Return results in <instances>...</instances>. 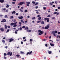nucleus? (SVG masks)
Returning a JSON list of instances; mask_svg holds the SVG:
<instances>
[{
	"label": "nucleus",
	"instance_id": "8fccbe9b",
	"mask_svg": "<svg viewBox=\"0 0 60 60\" xmlns=\"http://www.w3.org/2000/svg\"><path fill=\"white\" fill-rule=\"evenodd\" d=\"M56 6H55V5H52V7H55Z\"/></svg>",
	"mask_w": 60,
	"mask_h": 60
},
{
	"label": "nucleus",
	"instance_id": "bb28decb",
	"mask_svg": "<svg viewBox=\"0 0 60 60\" xmlns=\"http://www.w3.org/2000/svg\"><path fill=\"white\" fill-rule=\"evenodd\" d=\"M20 53L21 54H23L24 53V52L22 51H21Z\"/></svg>",
	"mask_w": 60,
	"mask_h": 60
},
{
	"label": "nucleus",
	"instance_id": "6e6552de",
	"mask_svg": "<svg viewBox=\"0 0 60 60\" xmlns=\"http://www.w3.org/2000/svg\"><path fill=\"white\" fill-rule=\"evenodd\" d=\"M15 23H16L13 26V27H16L17 26V22H16Z\"/></svg>",
	"mask_w": 60,
	"mask_h": 60
},
{
	"label": "nucleus",
	"instance_id": "6e6d98bb",
	"mask_svg": "<svg viewBox=\"0 0 60 60\" xmlns=\"http://www.w3.org/2000/svg\"><path fill=\"white\" fill-rule=\"evenodd\" d=\"M35 11H37V12H38V11H39V10H35Z\"/></svg>",
	"mask_w": 60,
	"mask_h": 60
},
{
	"label": "nucleus",
	"instance_id": "864d4df0",
	"mask_svg": "<svg viewBox=\"0 0 60 60\" xmlns=\"http://www.w3.org/2000/svg\"><path fill=\"white\" fill-rule=\"evenodd\" d=\"M56 18L55 17H53L52 18V19H55Z\"/></svg>",
	"mask_w": 60,
	"mask_h": 60
},
{
	"label": "nucleus",
	"instance_id": "3c124183",
	"mask_svg": "<svg viewBox=\"0 0 60 60\" xmlns=\"http://www.w3.org/2000/svg\"><path fill=\"white\" fill-rule=\"evenodd\" d=\"M53 35L54 36H56V34L55 33L53 34Z\"/></svg>",
	"mask_w": 60,
	"mask_h": 60
},
{
	"label": "nucleus",
	"instance_id": "6ab92c4d",
	"mask_svg": "<svg viewBox=\"0 0 60 60\" xmlns=\"http://www.w3.org/2000/svg\"><path fill=\"white\" fill-rule=\"evenodd\" d=\"M52 33L53 34H54L55 33V31H52Z\"/></svg>",
	"mask_w": 60,
	"mask_h": 60
},
{
	"label": "nucleus",
	"instance_id": "dca6fc26",
	"mask_svg": "<svg viewBox=\"0 0 60 60\" xmlns=\"http://www.w3.org/2000/svg\"><path fill=\"white\" fill-rule=\"evenodd\" d=\"M1 22H6V20L4 21V20H2V21H1Z\"/></svg>",
	"mask_w": 60,
	"mask_h": 60
},
{
	"label": "nucleus",
	"instance_id": "bf43d9fd",
	"mask_svg": "<svg viewBox=\"0 0 60 60\" xmlns=\"http://www.w3.org/2000/svg\"><path fill=\"white\" fill-rule=\"evenodd\" d=\"M19 15V14L18 13H16V15L17 16H18V15Z\"/></svg>",
	"mask_w": 60,
	"mask_h": 60
},
{
	"label": "nucleus",
	"instance_id": "49530a36",
	"mask_svg": "<svg viewBox=\"0 0 60 60\" xmlns=\"http://www.w3.org/2000/svg\"><path fill=\"white\" fill-rule=\"evenodd\" d=\"M37 17H39V18L40 17V15H38L37 16Z\"/></svg>",
	"mask_w": 60,
	"mask_h": 60
},
{
	"label": "nucleus",
	"instance_id": "de8ad7c7",
	"mask_svg": "<svg viewBox=\"0 0 60 60\" xmlns=\"http://www.w3.org/2000/svg\"><path fill=\"white\" fill-rule=\"evenodd\" d=\"M59 13L58 12L57 13V12L56 15H59Z\"/></svg>",
	"mask_w": 60,
	"mask_h": 60
},
{
	"label": "nucleus",
	"instance_id": "0eeeda50",
	"mask_svg": "<svg viewBox=\"0 0 60 60\" xmlns=\"http://www.w3.org/2000/svg\"><path fill=\"white\" fill-rule=\"evenodd\" d=\"M0 30H1V32H3L4 31V29H3V28H0Z\"/></svg>",
	"mask_w": 60,
	"mask_h": 60
},
{
	"label": "nucleus",
	"instance_id": "5fc2aeb1",
	"mask_svg": "<svg viewBox=\"0 0 60 60\" xmlns=\"http://www.w3.org/2000/svg\"><path fill=\"white\" fill-rule=\"evenodd\" d=\"M44 28H44V27H42V29H44Z\"/></svg>",
	"mask_w": 60,
	"mask_h": 60
},
{
	"label": "nucleus",
	"instance_id": "a878e982",
	"mask_svg": "<svg viewBox=\"0 0 60 60\" xmlns=\"http://www.w3.org/2000/svg\"><path fill=\"white\" fill-rule=\"evenodd\" d=\"M49 4L50 5H53V4H52V3H51V2H50Z\"/></svg>",
	"mask_w": 60,
	"mask_h": 60
},
{
	"label": "nucleus",
	"instance_id": "9d476101",
	"mask_svg": "<svg viewBox=\"0 0 60 60\" xmlns=\"http://www.w3.org/2000/svg\"><path fill=\"white\" fill-rule=\"evenodd\" d=\"M15 24H16V23H11L10 24V25L11 26H13L14 25H15Z\"/></svg>",
	"mask_w": 60,
	"mask_h": 60
},
{
	"label": "nucleus",
	"instance_id": "f704fd0d",
	"mask_svg": "<svg viewBox=\"0 0 60 60\" xmlns=\"http://www.w3.org/2000/svg\"><path fill=\"white\" fill-rule=\"evenodd\" d=\"M32 3L33 4H35V2H34V1H33Z\"/></svg>",
	"mask_w": 60,
	"mask_h": 60
},
{
	"label": "nucleus",
	"instance_id": "37998d69",
	"mask_svg": "<svg viewBox=\"0 0 60 60\" xmlns=\"http://www.w3.org/2000/svg\"><path fill=\"white\" fill-rule=\"evenodd\" d=\"M56 13H57V12H55L53 14H54V15L56 14Z\"/></svg>",
	"mask_w": 60,
	"mask_h": 60
},
{
	"label": "nucleus",
	"instance_id": "4d7b16f0",
	"mask_svg": "<svg viewBox=\"0 0 60 60\" xmlns=\"http://www.w3.org/2000/svg\"><path fill=\"white\" fill-rule=\"evenodd\" d=\"M8 28H11V27L9 26H8Z\"/></svg>",
	"mask_w": 60,
	"mask_h": 60
},
{
	"label": "nucleus",
	"instance_id": "603ef678",
	"mask_svg": "<svg viewBox=\"0 0 60 60\" xmlns=\"http://www.w3.org/2000/svg\"><path fill=\"white\" fill-rule=\"evenodd\" d=\"M29 52H28L26 53V55H29Z\"/></svg>",
	"mask_w": 60,
	"mask_h": 60
},
{
	"label": "nucleus",
	"instance_id": "2f4dec72",
	"mask_svg": "<svg viewBox=\"0 0 60 60\" xmlns=\"http://www.w3.org/2000/svg\"><path fill=\"white\" fill-rule=\"evenodd\" d=\"M19 29H20V30H22V28L20 27V28H18V30H19Z\"/></svg>",
	"mask_w": 60,
	"mask_h": 60
},
{
	"label": "nucleus",
	"instance_id": "79ce46f5",
	"mask_svg": "<svg viewBox=\"0 0 60 60\" xmlns=\"http://www.w3.org/2000/svg\"><path fill=\"white\" fill-rule=\"evenodd\" d=\"M9 29H8L7 31V32L8 33V32H9Z\"/></svg>",
	"mask_w": 60,
	"mask_h": 60
},
{
	"label": "nucleus",
	"instance_id": "ea45409f",
	"mask_svg": "<svg viewBox=\"0 0 60 60\" xmlns=\"http://www.w3.org/2000/svg\"><path fill=\"white\" fill-rule=\"evenodd\" d=\"M26 39V37H24L23 38V40H25Z\"/></svg>",
	"mask_w": 60,
	"mask_h": 60
},
{
	"label": "nucleus",
	"instance_id": "13d9d810",
	"mask_svg": "<svg viewBox=\"0 0 60 60\" xmlns=\"http://www.w3.org/2000/svg\"><path fill=\"white\" fill-rule=\"evenodd\" d=\"M12 4H15V2H12Z\"/></svg>",
	"mask_w": 60,
	"mask_h": 60
},
{
	"label": "nucleus",
	"instance_id": "e2e57ef3",
	"mask_svg": "<svg viewBox=\"0 0 60 60\" xmlns=\"http://www.w3.org/2000/svg\"><path fill=\"white\" fill-rule=\"evenodd\" d=\"M15 34H18V32H17L16 31L15 32Z\"/></svg>",
	"mask_w": 60,
	"mask_h": 60
},
{
	"label": "nucleus",
	"instance_id": "7ed1b4c3",
	"mask_svg": "<svg viewBox=\"0 0 60 60\" xmlns=\"http://www.w3.org/2000/svg\"><path fill=\"white\" fill-rule=\"evenodd\" d=\"M7 55L8 56L10 55V56H11V55H12V52H8V53L7 54Z\"/></svg>",
	"mask_w": 60,
	"mask_h": 60
},
{
	"label": "nucleus",
	"instance_id": "20e7f679",
	"mask_svg": "<svg viewBox=\"0 0 60 60\" xmlns=\"http://www.w3.org/2000/svg\"><path fill=\"white\" fill-rule=\"evenodd\" d=\"M44 20H47V22H49V18H44Z\"/></svg>",
	"mask_w": 60,
	"mask_h": 60
},
{
	"label": "nucleus",
	"instance_id": "f8f14e48",
	"mask_svg": "<svg viewBox=\"0 0 60 60\" xmlns=\"http://www.w3.org/2000/svg\"><path fill=\"white\" fill-rule=\"evenodd\" d=\"M50 45L51 46H52V47H53V46H54V45L51 43H50Z\"/></svg>",
	"mask_w": 60,
	"mask_h": 60
},
{
	"label": "nucleus",
	"instance_id": "b1692460",
	"mask_svg": "<svg viewBox=\"0 0 60 60\" xmlns=\"http://www.w3.org/2000/svg\"><path fill=\"white\" fill-rule=\"evenodd\" d=\"M7 26H6V25L5 26V28L6 29H7Z\"/></svg>",
	"mask_w": 60,
	"mask_h": 60
},
{
	"label": "nucleus",
	"instance_id": "72a5a7b5",
	"mask_svg": "<svg viewBox=\"0 0 60 60\" xmlns=\"http://www.w3.org/2000/svg\"><path fill=\"white\" fill-rule=\"evenodd\" d=\"M18 57H19V56H20V55H16Z\"/></svg>",
	"mask_w": 60,
	"mask_h": 60
},
{
	"label": "nucleus",
	"instance_id": "774afa93",
	"mask_svg": "<svg viewBox=\"0 0 60 60\" xmlns=\"http://www.w3.org/2000/svg\"><path fill=\"white\" fill-rule=\"evenodd\" d=\"M46 7H44L43 8L44 10H45V9H46Z\"/></svg>",
	"mask_w": 60,
	"mask_h": 60
},
{
	"label": "nucleus",
	"instance_id": "cd10ccee",
	"mask_svg": "<svg viewBox=\"0 0 60 60\" xmlns=\"http://www.w3.org/2000/svg\"><path fill=\"white\" fill-rule=\"evenodd\" d=\"M55 3L56 4H57V1H55Z\"/></svg>",
	"mask_w": 60,
	"mask_h": 60
},
{
	"label": "nucleus",
	"instance_id": "7c9ffc66",
	"mask_svg": "<svg viewBox=\"0 0 60 60\" xmlns=\"http://www.w3.org/2000/svg\"><path fill=\"white\" fill-rule=\"evenodd\" d=\"M47 17L48 18H49V17H50V15H48L47 16Z\"/></svg>",
	"mask_w": 60,
	"mask_h": 60
},
{
	"label": "nucleus",
	"instance_id": "f3484780",
	"mask_svg": "<svg viewBox=\"0 0 60 60\" xmlns=\"http://www.w3.org/2000/svg\"><path fill=\"white\" fill-rule=\"evenodd\" d=\"M13 16H11L10 17V19H13Z\"/></svg>",
	"mask_w": 60,
	"mask_h": 60
},
{
	"label": "nucleus",
	"instance_id": "9b49d317",
	"mask_svg": "<svg viewBox=\"0 0 60 60\" xmlns=\"http://www.w3.org/2000/svg\"><path fill=\"white\" fill-rule=\"evenodd\" d=\"M23 18V17L22 16H21L19 17H18V19H22Z\"/></svg>",
	"mask_w": 60,
	"mask_h": 60
},
{
	"label": "nucleus",
	"instance_id": "5701e85b",
	"mask_svg": "<svg viewBox=\"0 0 60 60\" xmlns=\"http://www.w3.org/2000/svg\"><path fill=\"white\" fill-rule=\"evenodd\" d=\"M2 41V42H3V43H5V41L3 40Z\"/></svg>",
	"mask_w": 60,
	"mask_h": 60
},
{
	"label": "nucleus",
	"instance_id": "39448f33",
	"mask_svg": "<svg viewBox=\"0 0 60 60\" xmlns=\"http://www.w3.org/2000/svg\"><path fill=\"white\" fill-rule=\"evenodd\" d=\"M49 28V25L47 26H45V29H48Z\"/></svg>",
	"mask_w": 60,
	"mask_h": 60
},
{
	"label": "nucleus",
	"instance_id": "f257e3e1",
	"mask_svg": "<svg viewBox=\"0 0 60 60\" xmlns=\"http://www.w3.org/2000/svg\"><path fill=\"white\" fill-rule=\"evenodd\" d=\"M38 32L40 33L38 34V35H41V34H43V31H41L40 30H38Z\"/></svg>",
	"mask_w": 60,
	"mask_h": 60
},
{
	"label": "nucleus",
	"instance_id": "1a4fd4ad",
	"mask_svg": "<svg viewBox=\"0 0 60 60\" xmlns=\"http://www.w3.org/2000/svg\"><path fill=\"white\" fill-rule=\"evenodd\" d=\"M4 0H0V3H4Z\"/></svg>",
	"mask_w": 60,
	"mask_h": 60
},
{
	"label": "nucleus",
	"instance_id": "423d86ee",
	"mask_svg": "<svg viewBox=\"0 0 60 60\" xmlns=\"http://www.w3.org/2000/svg\"><path fill=\"white\" fill-rule=\"evenodd\" d=\"M9 42H11V41H13V38H11V39H9Z\"/></svg>",
	"mask_w": 60,
	"mask_h": 60
},
{
	"label": "nucleus",
	"instance_id": "338daca9",
	"mask_svg": "<svg viewBox=\"0 0 60 60\" xmlns=\"http://www.w3.org/2000/svg\"><path fill=\"white\" fill-rule=\"evenodd\" d=\"M4 59H6V57H5V56H4Z\"/></svg>",
	"mask_w": 60,
	"mask_h": 60
},
{
	"label": "nucleus",
	"instance_id": "69168bd1",
	"mask_svg": "<svg viewBox=\"0 0 60 60\" xmlns=\"http://www.w3.org/2000/svg\"><path fill=\"white\" fill-rule=\"evenodd\" d=\"M5 48L6 49H7V48H8V46H6L5 47Z\"/></svg>",
	"mask_w": 60,
	"mask_h": 60
},
{
	"label": "nucleus",
	"instance_id": "aec40b11",
	"mask_svg": "<svg viewBox=\"0 0 60 60\" xmlns=\"http://www.w3.org/2000/svg\"><path fill=\"white\" fill-rule=\"evenodd\" d=\"M21 22H22V23H23V24H24V22L23 21V20L22 19L21 20Z\"/></svg>",
	"mask_w": 60,
	"mask_h": 60
},
{
	"label": "nucleus",
	"instance_id": "58836bf2",
	"mask_svg": "<svg viewBox=\"0 0 60 60\" xmlns=\"http://www.w3.org/2000/svg\"><path fill=\"white\" fill-rule=\"evenodd\" d=\"M32 53H33V52H32V51L30 52H29V54H31Z\"/></svg>",
	"mask_w": 60,
	"mask_h": 60
},
{
	"label": "nucleus",
	"instance_id": "4c0bfd02",
	"mask_svg": "<svg viewBox=\"0 0 60 60\" xmlns=\"http://www.w3.org/2000/svg\"><path fill=\"white\" fill-rule=\"evenodd\" d=\"M4 56H6L7 55V54L5 53H4Z\"/></svg>",
	"mask_w": 60,
	"mask_h": 60
},
{
	"label": "nucleus",
	"instance_id": "393cba45",
	"mask_svg": "<svg viewBox=\"0 0 60 60\" xmlns=\"http://www.w3.org/2000/svg\"><path fill=\"white\" fill-rule=\"evenodd\" d=\"M49 45V44H45V46H46V47H48Z\"/></svg>",
	"mask_w": 60,
	"mask_h": 60
},
{
	"label": "nucleus",
	"instance_id": "ddd939ff",
	"mask_svg": "<svg viewBox=\"0 0 60 60\" xmlns=\"http://www.w3.org/2000/svg\"><path fill=\"white\" fill-rule=\"evenodd\" d=\"M12 14H15L16 13V12L15 11H13L12 12Z\"/></svg>",
	"mask_w": 60,
	"mask_h": 60
},
{
	"label": "nucleus",
	"instance_id": "052dcab7",
	"mask_svg": "<svg viewBox=\"0 0 60 60\" xmlns=\"http://www.w3.org/2000/svg\"><path fill=\"white\" fill-rule=\"evenodd\" d=\"M58 9L59 10V9H60V7H58Z\"/></svg>",
	"mask_w": 60,
	"mask_h": 60
},
{
	"label": "nucleus",
	"instance_id": "c756f323",
	"mask_svg": "<svg viewBox=\"0 0 60 60\" xmlns=\"http://www.w3.org/2000/svg\"><path fill=\"white\" fill-rule=\"evenodd\" d=\"M28 29V27L27 26L26 27V28L25 29V30H26V29Z\"/></svg>",
	"mask_w": 60,
	"mask_h": 60
},
{
	"label": "nucleus",
	"instance_id": "a19ab883",
	"mask_svg": "<svg viewBox=\"0 0 60 60\" xmlns=\"http://www.w3.org/2000/svg\"><path fill=\"white\" fill-rule=\"evenodd\" d=\"M38 2H37L36 3V4H35V5H37V4H38Z\"/></svg>",
	"mask_w": 60,
	"mask_h": 60
},
{
	"label": "nucleus",
	"instance_id": "412c9836",
	"mask_svg": "<svg viewBox=\"0 0 60 60\" xmlns=\"http://www.w3.org/2000/svg\"><path fill=\"white\" fill-rule=\"evenodd\" d=\"M41 19V17H40L38 18V19L39 20H40Z\"/></svg>",
	"mask_w": 60,
	"mask_h": 60
},
{
	"label": "nucleus",
	"instance_id": "0e129e2a",
	"mask_svg": "<svg viewBox=\"0 0 60 60\" xmlns=\"http://www.w3.org/2000/svg\"><path fill=\"white\" fill-rule=\"evenodd\" d=\"M30 41L31 42L32 41V39H30Z\"/></svg>",
	"mask_w": 60,
	"mask_h": 60
},
{
	"label": "nucleus",
	"instance_id": "4be33fe9",
	"mask_svg": "<svg viewBox=\"0 0 60 60\" xmlns=\"http://www.w3.org/2000/svg\"><path fill=\"white\" fill-rule=\"evenodd\" d=\"M6 5H7L6 6V8H8L9 7V6L8 5V4H7Z\"/></svg>",
	"mask_w": 60,
	"mask_h": 60
},
{
	"label": "nucleus",
	"instance_id": "a18cd8bd",
	"mask_svg": "<svg viewBox=\"0 0 60 60\" xmlns=\"http://www.w3.org/2000/svg\"><path fill=\"white\" fill-rule=\"evenodd\" d=\"M4 17V18H7V15H5Z\"/></svg>",
	"mask_w": 60,
	"mask_h": 60
},
{
	"label": "nucleus",
	"instance_id": "2eb2a0df",
	"mask_svg": "<svg viewBox=\"0 0 60 60\" xmlns=\"http://www.w3.org/2000/svg\"><path fill=\"white\" fill-rule=\"evenodd\" d=\"M41 24H44V22L43 21H42L41 22Z\"/></svg>",
	"mask_w": 60,
	"mask_h": 60
},
{
	"label": "nucleus",
	"instance_id": "4468645a",
	"mask_svg": "<svg viewBox=\"0 0 60 60\" xmlns=\"http://www.w3.org/2000/svg\"><path fill=\"white\" fill-rule=\"evenodd\" d=\"M49 54H51L52 53V51H49L48 52Z\"/></svg>",
	"mask_w": 60,
	"mask_h": 60
},
{
	"label": "nucleus",
	"instance_id": "f03ea898",
	"mask_svg": "<svg viewBox=\"0 0 60 60\" xmlns=\"http://www.w3.org/2000/svg\"><path fill=\"white\" fill-rule=\"evenodd\" d=\"M25 3L24 2H21L19 3L18 5L19 6H20V5H22L23 4H25Z\"/></svg>",
	"mask_w": 60,
	"mask_h": 60
},
{
	"label": "nucleus",
	"instance_id": "09e8293b",
	"mask_svg": "<svg viewBox=\"0 0 60 60\" xmlns=\"http://www.w3.org/2000/svg\"><path fill=\"white\" fill-rule=\"evenodd\" d=\"M27 11V10H26L25 11H24V12H26Z\"/></svg>",
	"mask_w": 60,
	"mask_h": 60
},
{
	"label": "nucleus",
	"instance_id": "473e14b6",
	"mask_svg": "<svg viewBox=\"0 0 60 60\" xmlns=\"http://www.w3.org/2000/svg\"><path fill=\"white\" fill-rule=\"evenodd\" d=\"M20 11H21V12H23V10H22L20 9Z\"/></svg>",
	"mask_w": 60,
	"mask_h": 60
},
{
	"label": "nucleus",
	"instance_id": "680f3d73",
	"mask_svg": "<svg viewBox=\"0 0 60 60\" xmlns=\"http://www.w3.org/2000/svg\"><path fill=\"white\" fill-rule=\"evenodd\" d=\"M38 8V7L36 6L35 7V9H37V8Z\"/></svg>",
	"mask_w": 60,
	"mask_h": 60
},
{
	"label": "nucleus",
	"instance_id": "a211bd4d",
	"mask_svg": "<svg viewBox=\"0 0 60 60\" xmlns=\"http://www.w3.org/2000/svg\"><path fill=\"white\" fill-rule=\"evenodd\" d=\"M26 4H30V2H26Z\"/></svg>",
	"mask_w": 60,
	"mask_h": 60
},
{
	"label": "nucleus",
	"instance_id": "e433bc0d",
	"mask_svg": "<svg viewBox=\"0 0 60 60\" xmlns=\"http://www.w3.org/2000/svg\"><path fill=\"white\" fill-rule=\"evenodd\" d=\"M2 9L3 10H6V9L4 8H2Z\"/></svg>",
	"mask_w": 60,
	"mask_h": 60
},
{
	"label": "nucleus",
	"instance_id": "c85d7f7f",
	"mask_svg": "<svg viewBox=\"0 0 60 60\" xmlns=\"http://www.w3.org/2000/svg\"><path fill=\"white\" fill-rule=\"evenodd\" d=\"M41 21H37V22L38 23H40L41 22Z\"/></svg>",
	"mask_w": 60,
	"mask_h": 60
},
{
	"label": "nucleus",
	"instance_id": "c9c22d12",
	"mask_svg": "<svg viewBox=\"0 0 60 60\" xmlns=\"http://www.w3.org/2000/svg\"><path fill=\"white\" fill-rule=\"evenodd\" d=\"M22 28H26V27H25V26H24L22 27Z\"/></svg>",
	"mask_w": 60,
	"mask_h": 60
},
{
	"label": "nucleus",
	"instance_id": "c03bdc74",
	"mask_svg": "<svg viewBox=\"0 0 60 60\" xmlns=\"http://www.w3.org/2000/svg\"><path fill=\"white\" fill-rule=\"evenodd\" d=\"M35 19V17H33L32 18V19Z\"/></svg>",
	"mask_w": 60,
	"mask_h": 60
}]
</instances>
